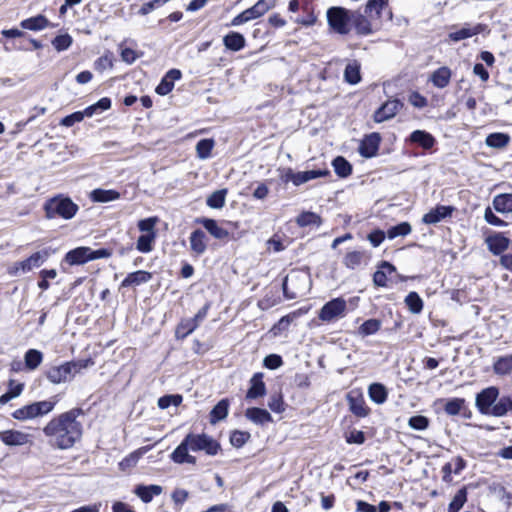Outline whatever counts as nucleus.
Wrapping results in <instances>:
<instances>
[{"label":"nucleus","instance_id":"f257e3e1","mask_svg":"<svg viewBox=\"0 0 512 512\" xmlns=\"http://www.w3.org/2000/svg\"><path fill=\"white\" fill-rule=\"evenodd\" d=\"M81 408H73L53 417L43 428L51 446L61 450L72 448L83 434V425L78 417L83 416Z\"/></svg>","mask_w":512,"mask_h":512},{"label":"nucleus","instance_id":"f03ea898","mask_svg":"<svg viewBox=\"0 0 512 512\" xmlns=\"http://www.w3.org/2000/svg\"><path fill=\"white\" fill-rule=\"evenodd\" d=\"M220 444L207 434H188L171 454V459L178 464H195L196 458L188 453L205 451L207 455L214 456L220 450Z\"/></svg>","mask_w":512,"mask_h":512},{"label":"nucleus","instance_id":"7ed1b4c3","mask_svg":"<svg viewBox=\"0 0 512 512\" xmlns=\"http://www.w3.org/2000/svg\"><path fill=\"white\" fill-rule=\"evenodd\" d=\"M46 217L49 219L57 216L71 219L77 213L79 207L70 198L58 195L49 199L44 206Z\"/></svg>","mask_w":512,"mask_h":512},{"label":"nucleus","instance_id":"20e7f679","mask_svg":"<svg viewBox=\"0 0 512 512\" xmlns=\"http://www.w3.org/2000/svg\"><path fill=\"white\" fill-rule=\"evenodd\" d=\"M90 360L70 361L59 366H53L46 372L47 379L54 383L59 384L66 382L79 373L82 369L87 368Z\"/></svg>","mask_w":512,"mask_h":512},{"label":"nucleus","instance_id":"39448f33","mask_svg":"<svg viewBox=\"0 0 512 512\" xmlns=\"http://www.w3.org/2000/svg\"><path fill=\"white\" fill-rule=\"evenodd\" d=\"M57 402V396H53L48 400L33 402L15 410L12 413V417L20 421L35 419L53 411Z\"/></svg>","mask_w":512,"mask_h":512},{"label":"nucleus","instance_id":"423d86ee","mask_svg":"<svg viewBox=\"0 0 512 512\" xmlns=\"http://www.w3.org/2000/svg\"><path fill=\"white\" fill-rule=\"evenodd\" d=\"M111 251L105 248L93 250L90 247H78L69 251L65 256V261L70 265H81L91 260L108 258Z\"/></svg>","mask_w":512,"mask_h":512},{"label":"nucleus","instance_id":"0eeeda50","mask_svg":"<svg viewBox=\"0 0 512 512\" xmlns=\"http://www.w3.org/2000/svg\"><path fill=\"white\" fill-rule=\"evenodd\" d=\"M327 20L335 32L346 35L351 29L352 11L343 7H331L327 10Z\"/></svg>","mask_w":512,"mask_h":512},{"label":"nucleus","instance_id":"6e6552de","mask_svg":"<svg viewBox=\"0 0 512 512\" xmlns=\"http://www.w3.org/2000/svg\"><path fill=\"white\" fill-rule=\"evenodd\" d=\"M346 312L347 303L345 299L338 297L325 303L320 309L318 317L321 321L330 323L345 317Z\"/></svg>","mask_w":512,"mask_h":512},{"label":"nucleus","instance_id":"1a4fd4ad","mask_svg":"<svg viewBox=\"0 0 512 512\" xmlns=\"http://www.w3.org/2000/svg\"><path fill=\"white\" fill-rule=\"evenodd\" d=\"M48 257L47 251H38L23 261L15 262L8 268L11 276H18L20 273H27L33 268L40 267Z\"/></svg>","mask_w":512,"mask_h":512},{"label":"nucleus","instance_id":"9d476101","mask_svg":"<svg viewBox=\"0 0 512 512\" xmlns=\"http://www.w3.org/2000/svg\"><path fill=\"white\" fill-rule=\"evenodd\" d=\"M351 25L354 27L356 33L361 36H368L380 30L378 23L359 10L352 11Z\"/></svg>","mask_w":512,"mask_h":512},{"label":"nucleus","instance_id":"9b49d317","mask_svg":"<svg viewBox=\"0 0 512 512\" xmlns=\"http://www.w3.org/2000/svg\"><path fill=\"white\" fill-rule=\"evenodd\" d=\"M498 396L499 389L495 386L487 387L479 392L475 399V405L479 412L489 416Z\"/></svg>","mask_w":512,"mask_h":512},{"label":"nucleus","instance_id":"f8f14e48","mask_svg":"<svg viewBox=\"0 0 512 512\" xmlns=\"http://www.w3.org/2000/svg\"><path fill=\"white\" fill-rule=\"evenodd\" d=\"M364 12L370 17V19H373L378 23L379 29L382 26L383 16L387 15V18L391 19L392 15L388 7V0H368L364 8Z\"/></svg>","mask_w":512,"mask_h":512},{"label":"nucleus","instance_id":"ddd939ff","mask_svg":"<svg viewBox=\"0 0 512 512\" xmlns=\"http://www.w3.org/2000/svg\"><path fill=\"white\" fill-rule=\"evenodd\" d=\"M404 104L399 99H389L383 103L374 113V121L381 123L392 119L402 108Z\"/></svg>","mask_w":512,"mask_h":512},{"label":"nucleus","instance_id":"4468645a","mask_svg":"<svg viewBox=\"0 0 512 512\" xmlns=\"http://www.w3.org/2000/svg\"><path fill=\"white\" fill-rule=\"evenodd\" d=\"M381 137L378 133L374 132L370 135H367L359 146V152L362 156L366 158L373 157L377 154L379 149Z\"/></svg>","mask_w":512,"mask_h":512},{"label":"nucleus","instance_id":"2eb2a0df","mask_svg":"<svg viewBox=\"0 0 512 512\" xmlns=\"http://www.w3.org/2000/svg\"><path fill=\"white\" fill-rule=\"evenodd\" d=\"M0 440L7 446H22L29 442V435L17 430L0 432Z\"/></svg>","mask_w":512,"mask_h":512},{"label":"nucleus","instance_id":"dca6fc26","mask_svg":"<svg viewBox=\"0 0 512 512\" xmlns=\"http://www.w3.org/2000/svg\"><path fill=\"white\" fill-rule=\"evenodd\" d=\"M182 74L178 69L169 70L162 78L161 82L156 87L155 91L161 96H165L170 93L174 88V81L179 80Z\"/></svg>","mask_w":512,"mask_h":512},{"label":"nucleus","instance_id":"f3484780","mask_svg":"<svg viewBox=\"0 0 512 512\" xmlns=\"http://www.w3.org/2000/svg\"><path fill=\"white\" fill-rule=\"evenodd\" d=\"M454 208L451 206L438 205L434 209L426 213L422 221L425 224H436L442 221L444 218L450 216Z\"/></svg>","mask_w":512,"mask_h":512},{"label":"nucleus","instance_id":"a211bd4d","mask_svg":"<svg viewBox=\"0 0 512 512\" xmlns=\"http://www.w3.org/2000/svg\"><path fill=\"white\" fill-rule=\"evenodd\" d=\"M262 373H255L250 380V388L246 393V399H256L266 393L265 383L262 380Z\"/></svg>","mask_w":512,"mask_h":512},{"label":"nucleus","instance_id":"6ab92c4d","mask_svg":"<svg viewBox=\"0 0 512 512\" xmlns=\"http://www.w3.org/2000/svg\"><path fill=\"white\" fill-rule=\"evenodd\" d=\"M163 488L160 485H137L134 493L144 502L149 503L152 501L154 496H158L162 493Z\"/></svg>","mask_w":512,"mask_h":512},{"label":"nucleus","instance_id":"aec40b11","mask_svg":"<svg viewBox=\"0 0 512 512\" xmlns=\"http://www.w3.org/2000/svg\"><path fill=\"white\" fill-rule=\"evenodd\" d=\"M152 279V274L144 270L129 273L121 283V287L139 286Z\"/></svg>","mask_w":512,"mask_h":512},{"label":"nucleus","instance_id":"412c9836","mask_svg":"<svg viewBox=\"0 0 512 512\" xmlns=\"http://www.w3.org/2000/svg\"><path fill=\"white\" fill-rule=\"evenodd\" d=\"M486 242L489 250L494 255H499L508 248L510 240L502 234L496 233L495 235L489 236Z\"/></svg>","mask_w":512,"mask_h":512},{"label":"nucleus","instance_id":"4be33fe9","mask_svg":"<svg viewBox=\"0 0 512 512\" xmlns=\"http://www.w3.org/2000/svg\"><path fill=\"white\" fill-rule=\"evenodd\" d=\"M452 76L451 70L446 67L442 66L438 69H436L430 76V81L432 84L440 89L445 88L450 83Z\"/></svg>","mask_w":512,"mask_h":512},{"label":"nucleus","instance_id":"5701e85b","mask_svg":"<svg viewBox=\"0 0 512 512\" xmlns=\"http://www.w3.org/2000/svg\"><path fill=\"white\" fill-rule=\"evenodd\" d=\"M245 416L248 420L257 425H263L273 421L271 414L267 410L257 407L248 408L245 411Z\"/></svg>","mask_w":512,"mask_h":512},{"label":"nucleus","instance_id":"b1692460","mask_svg":"<svg viewBox=\"0 0 512 512\" xmlns=\"http://www.w3.org/2000/svg\"><path fill=\"white\" fill-rule=\"evenodd\" d=\"M189 241L191 250L196 255H201L206 251V235L202 230L197 229L193 231L190 235Z\"/></svg>","mask_w":512,"mask_h":512},{"label":"nucleus","instance_id":"393cba45","mask_svg":"<svg viewBox=\"0 0 512 512\" xmlns=\"http://www.w3.org/2000/svg\"><path fill=\"white\" fill-rule=\"evenodd\" d=\"M198 222L202 224L203 227L216 239L223 240L229 236V232L226 229L220 227L218 223L213 219L202 218L198 220Z\"/></svg>","mask_w":512,"mask_h":512},{"label":"nucleus","instance_id":"a878e982","mask_svg":"<svg viewBox=\"0 0 512 512\" xmlns=\"http://www.w3.org/2000/svg\"><path fill=\"white\" fill-rule=\"evenodd\" d=\"M223 44L227 49L237 52L245 47L246 40L242 34L232 31L223 37Z\"/></svg>","mask_w":512,"mask_h":512},{"label":"nucleus","instance_id":"bb28decb","mask_svg":"<svg viewBox=\"0 0 512 512\" xmlns=\"http://www.w3.org/2000/svg\"><path fill=\"white\" fill-rule=\"evenodd\" d=\"M409 140L412 143H416L424 149H430L435 144V138L428 132L424 130H415L410 136Z\"/></svg>","mask_w":512,"mask_h":512},{"label":"nucleus","instance_id":"cd10ccee","mask_svg":"<svg viewBox=\"0 0 512 512\" xmlns=\"http://www.w3.org/2000/svg\"><path fill=\"white\" fill-rule=\"evenodd\" d=\"M349 408L351 412L358 417H365L368 415L369 409L361 396H354L353 392L347 396Z\"/></svg>","mask_w":512,"mask_h":512},{"label":"nucleus","instance_id":"c85d7f7f","mask_svg":"<svg viewBox=\"0 0 512 512\" xmlns=\"http://www.w3.org/2000/svg\"><path fill=\"white\" fill-rule=\"evenodd\" d=\"M20 26L23 29L31 31L43 30L50 26L49 20L43 15H37L35 17L27 18L21 21Z\"/></svg>","mask_w":512,"mask_h":512},{"label":"nucleus","instance_id":"c756f323","mask_svg":"<svg viewBox=\"0 0 512 512\" xmlns=\"http://www.w3.org/2000/svg\"><path fill=\"white\" fill-rule=\"evenodd\" d=\"M299 280L298 274H290L286 276L282 283L284 296L287 299H295L300 293V289L295 287L294 283Z\"/></svg>","mask_w":512,"mask_h":512},{"label":"nucleus","instance_id":"7c9ffc66","mask_svg":"<svg viewBox=\"0 0 512 512\" xmlns=\"http://www.w3.org/2000/svg\"><path fill=\"white\" fill-rule=\"evenodd\" d=\"M380 270H377L373 275V282L376 286L385 287L387 285V274L395 272L396 268L389 262L383 261L380 266Z\"/></svg>","mask_w":512,"mask_h":512},{"label":"nucleus","instance_id":"2f4dec72","mask_svg":"<svg viewBox=\"0 0 512 512\" xmlns=\"http://www.w3.org/2000/svg\"><path fill=\"white\" fill-rule=\"evenodd\" d=\"M328 169H315L309 171L296 172V186L302 185L313 179L329 175Z\"/></svg>","mask_w":512,"mask_h":512},{"label":"nucleus","instance_id":"473e14b6","mask_svg":"<svg viewBox=\"0 0 512 512\" xmlns=\"http://www.w3.org/2000/svg\"><path fill=\"white\" fill-rule=\"evenodd\" d=\"M493 207L499 213H512V194H499L493 199Z\"/></svg>","mask_w":512,"mask_h":512},{"label":"nucleus","instance_id":"72a5a7b5","mask_svg":"<svg viewBox=\"0 0 512 512\" xmlns=\"http://www.w3.org/2000/svg\"><path fill=\"white\" fill-rule=\"evenodd\" d=\"M228 409H229V400L228 399L220 400L210 412V422L212 424H215L218 421L225 419L228 415Z\"/></svg>","mask_w":512,"mask_h":512},{"label":"nucleus","instance_id":"f704fd0d","mask_svg":"<svg viewBox=\"0 0 512 512\" xmlns=\"http://www.w3.org/2000/svg\"><path fill=\"white\" fill-rule=\"evenodd\" d=\"M512 410V399L508 396L501 397L495 402L489 416L503 417Z\"/></svg>","mask_w":512,"mask_h":512},{"label":"nucleus","instance_id":"c9c22d12","mask_svg":"<svg viewBox=\"0 0 512 512\" xmlns=\"http://www.w3.org/2000/svg\"><path fill=\"white\" fill-rule=\"evenodd\" d=\"M296 223L299 227H307V226H317L319 227L322 224L321 217L310 211L302 212L297 218Z\"/></svg>","mask_w":512,"mask_h":512},{"label":"nucleus","instance_id":"e433bc0d","mask_svg":"<svg viewBox=\"0 0 512 512\" xmlns=\"http://www.w3.org/2000/svg\"><path fill=\"white\" fill-rule=\"evenodd\" d=\"M368 393L371 400L377 404H383L387 400L388 392L383 384H371L369 386Z\"/></svg>","mask_w":512,"mask_h":512},{"label":"nucleus","instance_id":"4c0bfd02","mask_svg":"<svg viewBox=\"0 0 512 512\" xmlns=\"http://www.w3.org/2000/svg\"><path fill=\"white\" fill-rule=\"evenodd\" d=\"M344 79L346 82L353 85L360 82V64L357 61H352L346 65Z\"/></svg>","mask_w":512,"mask_h":512},{"label":"nucleus","instance_id":"58836bf2","mask_svg":"<svg viewBox=\"0 0 512 512\" xmlns=\"http://www.w3.org/2000/svg\"><path fill=\"white\" fill-rule=\"evenodd\" d=\"M120 193L115 190L95 189L91 192L94 202H110L119 199Z\"/></svg>","mask_w":512,"mask_h":512},{"label":"nucleus","instance_id":"ea45409f","mask_svg":"<svg viewBox=\"0 0 512 512\" xmlns=\"http://www.w3.org/2000/svg\"><path fill=\"white\" fill-rule=\"evenodd\" d=\"M197 323H195L191 318L182 320L175 331V336L177 339H184L189 334H191L196 328Z\"/></svg>","mask_w":512,"mask_h":512},{"label":"nucleus","instance_id":"a19ab883","mask_svg":"<svg viewBox=\"0 0 512 512\" xmlns=\"http://www.w3.org/2000/svg\"><path fill=\"white\" fill-rule=\"evenodd\" d=\"M381 328V321L378 319H368L358 328V334L362 337L373 335Z\"/></svg>","mask_w":512,"mask_h":512},{"label":"nucleus","instance_id":"79ce46f5","mask_svg":"<svg viewBox=\"0 0 512 512\" xmlns=\"http://www.w3.org/2000/svg\"><path fill=\"white\" fill-rule=\"evenodd\" d=\"M333 167L335 170V173L339 177H347L352 173V166L351 164L342 156H338L333 160Z\"/></svg>","mask_w":512,"mask_h":512},{"label":"nucleus","instance_id":"37998d69","mask_svg":"<svg viewBox=\"0 0 512 512\" xmlns=\"http://www.w3.org/2000/svg\"><path fill=\"white\" fill-rule=\"evenodd\" d=\"M25 365L29 370H35L42 362L43 355L39 350L29 349L25 353Z\"/></svg>","mask_w":512,"mask_h":512},{"label":"nucleus","instance_id":"c03bdc74","mask_svg":"<svg viewBox=\"0 0 512 512\" xmlns=\"http://www.w3.org/2000/svg\"><path fill=\"white\" fill-rule=\"evenodd\" d=\"M405 304L413 314H419L423 309V300L416 292H410L405 297Z\"/></svg>","mask_w":512,"mask_h":512},{"label":"nucleus","instance_id":"a18cd8bd","mask_svg":"<svg viewBox=\"0 0 512 512\" xmlns=\"http://www.w3.org/2000/svg\"><path fill=\"white\" fill-rule=\"evenodd\" d=\"M509 141L510 137L505 133H492L486 138V144L492 148H503Z\"/></svg>","mask_w":512,"mask_h":512},{"label":"nucleus","instance_id":"49530a36","mask_svg":"<svg viewBox=\"0 0 512 512\" xmlns=\"http://www.w3.org/2000/svg\"><path fill=\"white\" fill-rule=\"evenodd\" d=\"M260 16L256 13L254 6L244 10L242 13L238 14L231 21L232 26H239L248 21L259 18Z\"/></svg>","mask_w":512,"mask_h":512},{"label":"nucleus","instance_id":"de8ad7c7","mask_svg":"<svg viewBox=\"0 0 512 512\" xmlns=\"http://www.w3.org/2000/svg\"><path fill=\"white\" fill-rule=\"evenodd\" d=\"M227 190H217L214 191L208 198H207V205L214 209L222 208L225 205V198H226Z\"/></svg>","mask_w":512,"mask_h":512},{"label":"nucleus","instance_id":"09e8293b","mask_svg":"<svg viewBox=\"0 0 512 512\" xmlns=\"http://www.w3.org/2000/svg\"><path fill=\"white\" fill-rule=\"evenodd\" d=\"M364 253L361 251L348 252L343 259L344 265L349 269H355L359 267L363 261Z\"/></svg>","mask_w":512,"mask_h":512},{"label":"nucleus","instance_id":"8fccbe9b","mask_svg":"<svg viewBox=\"0 0 512 512\" xmlns=\"http://www.w3.org/2000/svg\"><path fill=\"white\" fill-rule=\"evenodd\" d=\"M465 408V400L463 398L449 399L444 407V411L451 416H455L461 413Z\"/></svg>","mask_w":512,"mask_h":512},{"label":"nucleus","instance_id":"3c124183","mask_svg":"<svg viewBox=\"0 0 512 512\" xmlns=\"http://www.w3.org/2000/svg\"><path fill=\"white\" fill-rule=\"evenodd\" d=\"M214 147L213 139H202L196 144L197 156L200 159H207L211 156V151Z\"/></svg>","mask_w":512,"mask_h":512},{"label":"nucleus","instance_id":"603ef678","mask_svg":"<svg viewBox=\"0 0 512 512\" xmlns=\"http://www.w3.org/2000/svg\"><path fill=\"white\" fill-rule=\"evenodd\" d=\"M411 225L408 222H402L398 225L392 226L387 230V237L394 239L398 236H406L411 233Z\"/></svg>","mask_w":512,"mask_h":512},{"label":"nucleus","instance_id":"864d4df0","mask_svg":"<svg viewBox=\"0 0 512 512\" xmlns=\"http://www.w3.org/2000/svg\"><path fill=\"white\" fill-rule=\"evenodd\" d=\"M466 500H467L466 489L462 488V489L458 490L448 506V511L449 512H458L463 507Z\"/></svg>","mask_w":512,"mask_h":512},{"label":"nucleus","instance_id":"5fc2aeb1","mask_svg":"<svg viewBox=\"0 0 512 512\" xmlns=\"http://www.w3.org/2000/svg\"><path fill=\"white\" fill-rule=\"evenodd\" d=\"M478 33L479 31L477 28L463 27L455 32H451L449 34V38L454 42H458L470 38Z\"/></svg>","mask_w":512,"mask_h":512},{"label":"nucleus","instance_id":"6e6d98bb","mask_svg":"<svg viewBox=\"0 0 512 512\" xmlns=\"http://www.w3.org/2000/svg\"><path fill=\"white\" fill-rule=\"evenodd\" d=\"M155 239V233L142 234L137 240V249L142 253H148L152 250V242Z\"/></svg>","mask_w":512,"mask_h":512},{"label":"nucleus","instance_id":"4d7b16f0","mask_svg":"<svg viewBox=\"0 0 512 512\" xmlns=\"http://www.w3.org/2000/svg\"><path fill=\"white\" fill-rule=\"evenodd\" d=\"M512 370V357H501L494 364L496 374L505 375Z\"/></svg>","mask_w":512,"mask_h":512},{"label":"nucleus","instance_id":"13d9d810","mask_svg":"<svg viewBox=\"0 0 512 512\" xmlns=\"http://www.w3.org/2000/svg\"><path fill=\"white\" fill-rule=\"evenodd\" d=\"M408 425L414 430L423 431L429 426V419L423 415H415L409 418Z\"/></svg>","mask_w":512,"mask_h":512},{"label":"nucleus","instance_id":"bf43d9fd","mask_svg":"<svg viewBox=\"0 0 512 512\" xmlns=\"http://www.w3.org/2000/svg\"><path fill=\"white\" fill-rule=\"evenodd\" d=\"M72 44V37L69 34L56 36L52 40V45L57 51L67 50Z\"/></svg>","mask_w":512,"mask_h":512},{"label":"nucleus","instance_id":"052dcab7","mask_svg":"<svg viewBox=\"0 0 512 512\" xmlns=\"http://www.w3.org/2000/svg\"><path fill=\"white\" fill-rule=\"evenodd\" d=\"M169 1L170 0H150L141 6V8L138 11V14L142 16L147 15L155 9L160 8Z\"/></svg>","mask_w":512,"mask_h":512},{"label":"nucleus","instance_id":"680f3d73","mask_svg":"<svg viewBox=\"0 0 512 512\" xmlns=\"http://www.w3.org/2000/svg\"><path fill=\"white\" fill-rule=\"evenodd\" d=\"M268 407L276 413H282L285 410L283 397L280 393H275L270 396Z\"/></svg>","mask_w":512,"mask_h":512},{"label":"nucleus","instance_id":"e2e57ef3","mask_svg":"<svg viewBox=\"0 0 512 512\" xmlns=\"http://www.w3.org/2000/svg\"><path fill=\"white\" fill-rule=\"evenodd\" d=\"M182 402V396L180 395H166L160 397L158 400V406L161 409H166L171 405L178 406Z\"/></svg>","mask_w":512,"mask_h":512},{"label":"nucleus","instance_id":"0e129e2a","mask_svg":"<svg viewBox=\"0 0 512 512\" xmlns=\"http://www.w3.org/2000/svg\"><path fill=\"white\" fill-rule=\"evenodd\" d=\"M249 437L248 432L234 431L230 437V442L235 447H241L247 442Z\"/></svg>","mask_w":512,"mask_h":512},{"label":"nucleus","instance_id":"69168bd1","mask_svg":"<svg viewBox=\"0 0 512 512\" xmlns=\"http://www.w3.org/2000/svg\"><path fill=\"white\" fill-rule=\"evenodd\" d=\"M276 4V0H259L254 6L256 13L261 17Z\"/></svg>","mask_w":512,"mask_h":512},{"label":"nucleus","instance_id":"338daca9","mask_svg":"<svg viewBox=\"0 0 512 512\" xmlns=\"http://www.w3.org/2000/svg\"><path fill=\"white\" fill-rule=\"evenodd\" d=\"M189 492L185 489L177 488L173 491L171 498L176 506H181L188 499Z\"/></svg>","mask_w":512,"mask_h":512},{"label":"nucleus","instance_id":"774afa93","mask_svg":"<svg viewBox=\"0 0 512 512\" xmlns=\"http://www.w3.org/2000/svg\"><path fill=\"white\" fill-rule=\"evenodd\" d=\"M84 119V114L81 113V111L74 112L70 115H67L64 117L60 124L65 127H71L75 123L81 122Z\"/></svg>","mask_w":512,"mask_h":512}]
</instances>
